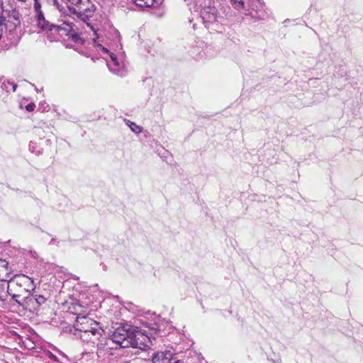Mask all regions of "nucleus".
<instances>
[{"instance_id": "nucleus-9", "label": "nucleus", "mask_w": 363, "mask_h": 363, "mask_svg": "<svg viewBox=\"0 0 363 363\" xmlns=\"http://www.w3.org/2000/svg\"><path fill=\"white\" fill-rule=\"evenodd\" d=\"M50 28H47L46 30H52L53 29L58 33H62L61 35H65L68 36L70 32H72V29L74 27V25L72 23L63 21V23L60 25H54L50 24L49 26Z\"/></svg>"}, {"instance_id": "nucleus-10", "label": "nucleus", "mask_w": 363, "mask_h": 363, "mask_svg": "<svg viewBox=\"0 0 363 363\" xmlns=\"http://www.w3.org/2000/svg\"><path fill=\"white\" fill-rule=\"evenodd\" d=\"M13 271L12 267H10L9 262L4 259H0V280L7 281L11 272Z\"/></svg>"}, {"instance_id": "nucleus-8", "label": "nucleus", "mask_w": 363, "mask_h": 363, "mask_svg": "<svg viewBox=\"0 0 363 363\" xmlns=\"http://www.w3.org/2000/svg\"><path fill=\"white\" fill-rule=\"evenodd\" d=\"M34 9L38 16V25L42 30L50 28V23L45 21L43 12L41 11V5L39 0H34Z\"/></svg>"}, {"instance_id": "nucleus-15", "label": "nucleus", "mask_w": 363, "mask_h": 363, "mask_svg": "<svg viewBox=\"0 0 363 363\" xmlns=\"http://www.w3.org/2000/svg\"><path fill=\"white\" fill-rule=\"evenodd\" d=\"M127 125L130 127L131 130L135 133H140L142 132V128L135 123L128 121Z\"/></svg>"}, {"instance_id": "nucleus-6", "label": "nucleus", "mask_w": 363, "mask_h": 363, "mask_svg": "<svg viewBox=\"0 0 363 363\" xmlns=\"http://www.w3.org/2000/svg\"><path fill=\"white\" fill-rule=\"evenodd\" d=\"M17 303L30 313H35L39 310L35 297L30 294L17 300Z\"/></svg>"}, {"instance_id": "nucleus-24", "label": "nucleus", "mask_w": 363, "mask_h": 363, "mask_svg": "<svg viewBox=\"0 0 363 363\" xmlns=\"http://www.w3.org/2000/svg\"><path fill=\"white\" fill-rule=\"evenodd\" d=\"M143 333H138V335L143 336Z\"/></svg>"}, {"instance_id": "nucleus-7", "label": "nucleus", "mask_w": 363, "mask_h": 363, "mask_svg": "<svg viewBox=\"0 0 363 363\" xmlns=\"http://www.w3.org/2000/svg\"><path fill=\"white\" fill-rule=\"evenodd\" d=\"M174 359L170 351L157 352L152 358V363H173Z\"/></svg>"}, {"instance_id": "nucleus-23", "label": "nucleus", "mask_w": 363, "mask_h": 363, "mask_svg": "<svg viewBox=\"0 0 363 363\" xmlns=\"http://www.w3.org/2000/svg\"><path fill=\"white\" fill-rule=\"evenodd\" d=\"M103 50H104L105 52H108V49H106V48H103Z\"/></svg>"}, {"instance_id": "nucleus-3", "label": "nucleus", "mask_w": 363, "mask_h": 363, "mask_svg": "<svg viewBox=\"0 0 363 363\" xmlns=\"http://www.w3.org/2000/svg\"><path fill=\"white\" fill-rule=\"evenodd\" d=\"M70 3L69 10L77 16H91L94 5L89 0H67Z\"/></svg>"}, {"instance_id": "nucleus-1", "label": "nucleus", "mask_w": 363, "mask_h": 363, "mask_svg": "<svg viewBox=\"0 0 363 363\" xmlns=\"http://www.w3.org/2000/svg\"><path fill=\"white\" fill-rule=\"evenodd\" d=\"M35 287L33 279L23 274H15L8 281V289L10 291V296L16 302L17 300L30 295Z\"/></svg>"}, {"instance_id": "nucleus-13", "label": "nucleus", "mask_w": 363, "mask_h": 363, "mask_svg": "<svg viewBox=\"0 0 363 363\" xmlns=\"http://www.w3.org/2000/svg\"><path fill=\"white\" fill-rule=\"evenodd\" d=\"M68 37L75 43L82 45L84 43V39L81 37L80 33H79L77 29L74 27L72 29V32L69 33Z\"/></svg>"}, {"instance_id": "nucleus-16", "label": "nucleus", "mask_w": 363, "mask_h": 363, "mask_svg": "<svg viewBox=\"0 0 363 363\" xmlns=\"http://www.w3.org/2000/svg\"><path fill=\"white\" fill-rule=\"evenodd\" d=\"M34 297L35 298L36 303L38 305V308H40V307L42 305L45 304L47 301V298L45 297H44L43 296L38 295V296H35Z\"/></svg>"}, {"instance_id": "nucleus-4", "label": "nucleus", "mask_w": 363, "mask_h": 363, "mask_svg": "<svg viewBox=\"0 0 363 363\" xmlns=\"http://www.w3.org/2000/svg\"><path fill=\"white\" fill-rule=\"evenodd\" d=\"M129 332L123 327L116 328L111 335L112 340L123 347L128 346Z\"/></svg>"}, {"instance_id": "nucleus-12", "label": "nucleus", "mask_w": 363, "mask_h": 363, "mask_svg": "<svg viewBox=\"0 0 363 363\" xmlns=\"http://www.w3.org/2000/svg\"><path fill=\"white\" fill-rule=\"evenodd\" d=\"M9 296H10V291L8 289V282L0 280V301H5Z\"/></svg>"}, {"instance_id": "nucleus-19", "label": "nucleus", "mask_w": 363, "mask_h": 363, "mask_svg": "<svg viewBox=\"0 0 363 363\" xmlns=\"http://www.w3.org/2000/svg\"><path fill=\"white\" fill-rule=\"evenodd\" d=\"M4 10V0H0V13H2Z\"/></svg>"}, {"instance_id": "nucleus-21", "label": "nucleus", "mask_w": 363, "mask_h": 363, "mask_svg": "<svg viewBox=\"0 0 363 363\" xmlns=\"http://www.w3.org/2000/svg\"><path fill=\"white\" fill-rule=\"evenodd\" d=\"M173 363H184L183 362H181L179 360H174Z\"/></svg>"}, {"instance_id": "nucleus-22", "label": "nucleus", "mask_w": 363, "mask_h": 363, "mask_svg": "<svg viewBox=\"0 0 363 363\" xmlns=\"http://www.w3.org/2000/svg\"><path fill=\"white\" fill-rule=\"evenodd\" d=\"M54 1H55V4L57 5V6H59V4H58V3H57V0H54Z\"/></svg>"}, {"instance_id": "nucleus-11", "label": "nucleus", "mask_w": 363, "mask_h": 363, "mask_svg": "<svg viewBox=\"0 0 363 363\" xmlns=\"http://www.w3.org/2000/svg\"><path fill=\"white\" fill-rule=\"evenodd\" d=\"M133 3L141 9H150L154 7L156 0H132Z\"/></svg>"}, {"instance_id": "nucleus-2", "label": "nucleus", "mask_w": 363, "mask_h": 363, "mask_svg": "<svg viewBox=\"0 0 363 363\" xmlns=\"http://www.w3.org/2000/svg\"><path fill=\"white\" fill-rule=\"evenodd\" d=\"M74 327L78 331L91 333L96 339H99L104 333L99 323L86 316H77Z\"/></svg>"}, {"instance_id": "nucleus-17", "label": "nucleus", "mask_w": 363, "mask_h": 363, "mask_svg": "<svg viewBox=\"0 0 363 363\" xmlns=\"http://www.w3.org/2000/svg\"><path fill=\"white\" fill-rule=\"evenodd\" d=\"M35 108V104L34 103H30L25 106L26 110L28 112L33 111Z\"/></svg>"}, {"instance_id": "nucleus-18", "label": "nucleus", "mask_w": 363, "mask_h": 363, "mask_svg": "<svg viewBox=\"0 0 363 363\" xmlns=\"http://www.w3.org/2000/svg\"><path fill=\"white\" fill-rule=\"evenodd\" d=\"M234 4H238V7L242 8L244 6V2L242 0H233Z\"/></svg>"}, {"instance_id": "nucleus-14", "label": "nucleus", "mask_w": 363, "mask_h": 363, "mask_svg": "<svg viewBox=\"0 0 363 363\" xmlns=\"http://www.w3.org/2000/svg\"><path fill=\"white\" fill-rule=\"evenodd\" d=\"M148 330H144V332L147 335H157L160 333V330L158 328V326L156 323H150L147 326ZM147 339L150 340V337L147 336Z\"/></svg>"}, {"instance_id": "nucleus-20", "label": "nucleus", "mask_w": 363, "mask_h": 363, "mask_svg": "<svg viewBox=\"0 0 363 363\" xmlns=\"http://www.w3.org/2000/svg\"><path fill=\"white\" fill-rule=\"evenodd\" d=\"M21 264H22V266H18V269H16V270H19L20 272L23 271V268H24L23 264H24V263L22 262Z\"/></svg>"}, {"instance_id": "nucleus-5", "label": "nucleus", "mask_w": 363, "mask_h": 363, "mask_svg": "<svg viewBox=\"0 0 363 363\" xmlns=\"http://www.w3.org/2000/svg\"><path fill=\"white\" fill-rule=\"evenodd\" d=\"M201 17L203 23L209 24L215 22L217 19V9L215 6H204L201 10Z\"/></svg>"}]
</instances>
